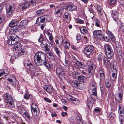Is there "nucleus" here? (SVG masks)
<instances>
[{
	"mask_svg": "<svg viewBox=\"0 0 124 124\" xmlns=\"http://www.w3.org/2000/svg\"><path fill=\"white\" fill-rule=\"evenodd\" d=\"M74 67L76 68L77 69L78 68L84 69L85 68V66L84 63L79 61L78 62H77V63H76V64Z\"/></svg>",
	"mask_w": 124,
	"mask_h": 124,
	"instance_id": "nucleus-14",
	"label": "nucleus"
},
{
	"mask_svg": "<svg viewBox=\"0 0 124 124\" xmlns=\"http://www.w3.org/2000/svg\"><path fill=\"white\" fill-rule=\"evenodd\" d=\"M76 22L77 23H84V21L80 19H78L76 20Z\"/></svg>",
	"mask_w": 124,
	"mask_h": 124,
	"instance_id": "nucleus-61",
	"label": "nucleus"
},
{
	"mask_svg": "<svg viewBox=\"0 0 124 124\" xmlns=\"http://www.w3.org/2000/svg\"><path fill=\"white\" fill-rule=\"evenodd\" d=\"M93 112L97 116L100 115L102 112V110L101 108L99 107L95 108L94 109Z\"/></svg>",
	"mask_w": 124,
	"mask_h": 124,
	"instance_id": "nucleus-29",
	"label": "nucleus"
},
{
	"mask_svg": "<svg viewBox=\"0 0 124 124\" xmlns=\"http://www.w3.org/2000/svg\"><path fill=\"white\" fill-rule=\"evenodd\" d=\"M65 65L66 67H68L70 64V63L68 61L65 60Z\"/></svg>",
	"mask_w": 124,
	"mask_h": 124,
	"instance_id": "nucleus-63",
	"label": "nucleus"
},
{
	"mask_svg": "<svg viewBox=\"0 0 124 124\" xmlns=\"http://www.w3.org/2000/svg\"><path fill=\"white\" fill-rule=\"evenodd\" d=\"M67 7L66 9L70 11L75 10L77 9V7L73 4H70L67 5Z\"/></svg>",
	"mask_w": 124,
	"mask_h": 124,
	"instance_id": "nucleus-19",
	"label": "nucleus"
},
{
	"mask_svg": "<svg viewBox=\"0 0 124 124\" xmlns=\"http://www.w3.org/2000/svg\"><path fill=\"white\" fill-rule=\"evenodd\" d=\"M99 38L101 40H103L107 42H109L110 41L108 37L104 35L102 33L99 37Z\"/></svg>",
	"mask_w": 124,
	"mask_h": 124,
	"instance_id": "nucleus-22",
	"label": "nucleus"
},
{
	"mask_svg": "<svg viewBox=\"0 0 124 124\" xmlns=\"http://www.w3.org/2000/svg\"><path fill=\"white\" fill-rule=\"evenodd\" d=\"M9 37L10 39L7 41L8 44L13 45L14 50L20 51L22 49L23 46L20 42H16L18 37L15 34H12Z\"/></svg>",
	"mask_w": 124,
	"mask_h": 124,
	"instance_id": "nucleus-2",
	"label": "nucleus"
},
{
	"mask_svg": "<svg viewBox=\"0 0 124 124\" xmlns=\"http://www.w3.org/2000/svg\"><path fill=\"white\" fill-rule=\"evenodd\" d=\"M7 102L8 105L9 107L11 108L14 107V102L13 99L8 101Z\"/></svg>",
	"mask_w": 124,
	"mask_h": 124,
	"instance_id": "nucleus-33",
	"label": "nucleus"
},
{
	"mask_svg": "<svg viewBox=\"0 0 124 124\" xmlns=\"http://www.w3.org/2000/svg\"><path fill=\"white\" fill-rule=\"evenodd\" d=\"M21 54L20 52H14V55L11 56L10 60H12L15 59L18 57L20 56Z\"/></svg>",
	"mask_w": 124,
	"mask_h": 124,
	"instance_id": "nucleus-32",
	"label": "nucleus"
},
{
	"mask_svg": "<svg viewBox=\"0 0 124 124\" xmlns=\"http://www.w3.org/2000/svg\"><path fill=\"white\" fill-rule=\"evenodd\" d=\"M94 49V47L93 46H86L84 49V52L86 55H89L93 51Z\"/></svg>",
	"mask_w": 124,
	"mask_h": 124,
	"instance_id": "nucleus-8",
	"label": "nucleus"
},
{
	"mask_svg": "<svg viewBox=\"0 0 124 124\" xmlns=\"http://www.w3.org/2000/svg\"><path fill=\"white\" fill-rule=\"evenodd\" d=\"M120 124H124V118H119Z\"/></svg>",
	"mask_w": 124,
	"mask_h": 124,
	"instance_id": "nucleus-62",
	"label": "nucleus"
},
{
	"mask_svg": "<svg viewBox=\"0 0 124 124\" xmlns=\"http://www.w3.org/2000/svg\"><path fill=\"white\" fill-rule=\"evenodd\" d=\"M34 62L36 65L41 66L44 65L47 69L50 68V66L48 60L44 53L41 51H39L36 54L34 57Z\"/></svg>",
	"mask_w": 124,
	"mask_h": 124,
	"instance_id": "nucleus-1",
	"label": "nucleus"
},
{
	"mask_svg": "<svg viewBox=\"0 0 124 124\" xmlns=\"http://www.w3.org/2000/svg\"><path fill=\"white\" fill-rule=\"evenodd\" d=\"M48 18L47 16H44L40 17L37 19L36 23L38 25L41 26L40 28L42 30H43L44 28L45 25V23Z\"/></svg>",
	"mask_w": 124,
	"mask_h": 124,
	"instance_id": "nucleus-3",
	"label": "nucleus"
},
{
	"mask_svg": "<svg viewBox=\"0 0 124 124\" xmlns=\"http://www.w3.org/2000/svg\"><path fill=\"white\" fill-rule=\"evenodd\" d=\"M103 30L102 27L101 28V30H96L94 31L93 32V36L96 38L99 37L102 33V30Z\"/></svg>",
	"mask_w": 124,
	"mask_h": 124,
	"instance_id": "nucleus-18",
	"label": "nucleus"
},
{
	"mask_svg": "<svg viewBox=\"0 0 124 124\" xmlns=\"http://www.w3.org/2000/svg\"><path fill=\"white\" fill-rule=\"evenodd\" d=\"M72 61L71 62V64L73 67H74L76 64L77 62L79 61L74 56H72Z\"/></svg>",
	"mask_w": 124,
	"mask_h": 124,
	"instance_id": "nucleus-35",
	"label": "nucleus"
},
{
	"mask_svg": "<svg viewBox=\"0 0 124 124\" xmlns=\"http://www.w3.org/2000/svg\"><path fill=\"white\" fill-rule=\"evenodd\" d=\"M5 21L4 17L2 15H0V23L3 22Z\"/></svg>",
	"mask_w": 124,
	"mask_h": 124,
	"instance_id": "nucleus-59",
	"label": "nucleus"
},
{
	"mask_svg": "<svg viewBox=\"0 0 124 124\" xmlns=\"http://www.w3.org/2000/svg\"><path fill=\"white\" fill-rule=\"evenodd\" d=\"M81 33L84 34H86L87 31V29L84 28H81L80 29Z\"/></svg>",
	"mask_w": 124,
	"mask_h": 124,
	"instance_id": "nucleus-44",
	"label": "nucleus"
},
{
	"mask_svg": "<svg viewBox=\"0 0 124 124\" xmlns=\"http://www.w3.org/2000/svg\"><path fill=\"white\" fill-rule=\"evenodd\" d=\"M21 113H22L25 116H26L28 119H30L31 117L29 115V114L26 111H25L24 109H21ZM21 110H20V112Z\"/></svg>",
	"mask_w": 124,
	"mask_h": 124,
	"instance_id": "nucleus-30",
	"label": "nucleus"
},
{
	"mask_svg": "<svg viewBox=\"0 0 124 124\" xmlns=\"http://www.w3.org/2000/svg\"><path fill=\"white\" fill-rule=\"evenodd\" d=\"M97 10L99 13L101 14L102 11V9L101 7L99 6H98L97 7Z\"/></svg>",
	"mask_w": 124,
	"mask_h": 124,
	"instance_id": "nucleus-52",
	"label": "nucleus"
},
{
	"mask_svg": "<svg viewBox=\"0 0 124 124\" xmlns=\"http://www.w3.org/2000/svg\"><path fill=\"white\" fill-rule=\"evenodd\" d=\"M109 116L110 117L112 118V119H114L116 117L115 114L112 112L110 113L109 114Z\"/></svg>",
	"mask_w": 124,
	"mask_h": 124,
	"instance_id": "nucleus-60",
	"label": "nucleus"
},
{
	"mask_svg": "<svg viewBox=\"0 0 124 124\" xmlns=\"http://www.w3.org/2000/svg\"><path fill=\"white\" fill-rule=\"evenodd\" d=\"M50 44L48 42L47 40H42L40 44L41 48H45L44 50L45 51H49L50 48Z\"/></svg>",
	"mask_w": 124,
	"mask_h": 124,
	"instance_id": "nucleus-7",
	"label": "nucleus"
},
{
	"mask_svg": "<svg viewBox=\"0 0 124 124\" xmlns=\"http://www.w3.org/2000/svg\"><path fill=\"white\" fill-rule=\"evenodd\" d=\"M57 39H58V41L60 45L62 44L63 40V39L62 36H60L58 37Z\"/></svg>",
	"mask_w": 124,
	"mask_h": 124,
	"instance_id": "nucleus-53",
	"label": "nucleus"
},
{
	"mask_svg": "<svg viewBox=\"0 0 124 124\" xmlns=\"http://www.w3.org/2000/svg\"><path fill=\"white\" fill-rule=\"evenodd\" d=\"M84 85L79 82V83L78 84V85L77 87V88L78 89H80L82 90L84 89Z\"/></svg>",
	"mask_w": 124,
	"mask_h": 124,
	"instance_id": "nucleus-47",
	"label": "nucleus"
},
{
	"mask_svg": "<svg viewBox=\"0 0 124 124\" xmlns=\"http://www.w3.org/2000/svg\"><path fill=\"white\" fill-rule=\"evenodd\" d=\"M46 55L47 57L50 60L53 61H54L55 58L53 54L50 53L49 50V51H46Z\"/></svg>",
	"mask_w": 124,
	"mask_h": 124,
	"instance_id": "nucleus-23",
	"label": "nucleus"
},
{
	"mask_svg": "<svg viewBox=\"0 0 124 124\" xmlns=\"http://www.w3.org/2000/svg\"><path fill=\"white\" fill-rule=\"evenodd\" d=\"M18 23V21L16 20H12L10 22L9 24L10 27H13L16 26Z\"/></svg>",
	"mask_w": 124,
	"mask_h": 124,
	"instance_id": "nucleus-27",
	"label": "nucleus"
},
{
	"mask_svg": "<svg viewBox=\"0 0 124 124\" xmlns=\"http://www.w3.org/2000/svg\"><path fill=\"white\" fill-rule=\"evenodd\" d=\"M15 9V8L14 4L9 5V7L6 8L7 14L8 15L11 16Z\"/></svg>",
	"mask_w": 124,
	"mask_h": 124,
	"instance_id": "nucleus-10",
	"label": "nucleus"
},
{
	"mask_svg": "<svg viewBox=\"0 0 124 124\" xmlns=\"http://www.w3.org/2000/svg\"><path fill=\"white\" fill-rule=\"evenodd\" d=\"M43 36V35L41 34L40 35V36L39 37V39H38V41L39 42H40L41 41H42V40H43V38L42 37Z\"/></svg>",
	"mask_w": 124,
	"mask_h": 124,
	"instance_id": "nucleus-64",
	"label": "nucleus"
},
{
	"mask_svg": "<svg viewBox=\"0 0 124 124\" xmlns=\"http://www.w3.org/2000/svg\"><path fill=\"white\" fill-rule=\"evenodd\" d=\"M74 78L76 79H77L79 81L82 82H84L86 81V78L83 75L77 76L75 77Z\"/></svg>",
	"mask_w": 124,
	"mask_h": 124,
	"instance_id": "nucleus-21",
	"label": "nucleus"
},
{
	"mask_svg": "<svg viewBox=\"0 0 124 124\" xmlns=\"http://www.w3.org/2000/svg\"><path fill=\"white\" fill-rule=\"evenodd\" d=\"M30 94H29L27 92L25 94L24 98L25 99H29L30 98Z\"/></svg>",
	"mask_w": 124,
	"mask_h": 124,
	"instance_id": "nucleus-55",
	"label": "nucleus"
},
{
	"mask_svg": "<svg viewBox=\"0 0 124 124\" xmlns=\"http://www.w3.org/2000/svg\"><path fill=\"white\" fill-rule=\"evenodd\" d=\"M63 13V10L60 9H58L57 11H55L54 12V15L55 16L57 17H61Z\"/></svg>",
	"mask_w": 124,
	"mask_h": 124,
	"instance_id": "nucleus-24",
	"label": "nucleus"
},
{
	"mask_svg": "<svg viewBox=\"0 0 124 124\" xmlns=\"http://www.w3.org/2000/svg\"><path fill=\"white\" fill-rule=\"evenodd\" d=\"M56 73L57 76L61 79L65 76L64 72L63 69L62 67L57 68L56 70Z\"/></svg>",
	"mask_w": 124,
	"mask_h": 124,
	"instance_id": "nucleus-6",
	"label": "nucleus"
},
{
	"mask_svg": "<svg viewBox=\"0 0 124 124\" xmlns=\"http://www.w3.org/2000/svg\"><path fill=\"white\" fill-rule=\"evenodd\" d=\"M26 1V2L23 3L19 6V8L20 9V11H22L24 9H26L30 6V4L27 1Z\"/></svg>",
	"mask_w": 124,
	"mask_h": 124,
	"instance_id": "nucleus-17",
	"label": "nucleus"
},
{
	"mask_svg": "<svg viewBox=\"0 0 124 124\" xmlns=\"http://www.w3.org/2000/svg\"><path fill=\"white\" fill-rule=\"evenodd\" d=\"M29 21L27 20H24L21 21L20 23L21 26H25L28 24Z\"/></svg>",
	"mask_w": 124,
	"mask_h": 124,
	"instance_id": "nucleus-37",
	"label": "nucleus"
},
{
	"mask_svg": "<svg viewBox=\"0 0 124 124\" xmlns=\"http://www.w3.org/2000/svg\"><path fill=\"white\" fill-rule=\"evenodd\" d=\"M3 97L6 100V102L8 101L13 99L11 95L8 93H7L4 94L3 95Z\"/></svg>",
	"mask_w": 124,
	"mask_h": 124,
	"instance_id": "nucleus-26",
	"label": "nucleus"
},
{
	"mask_svg": "<svg viewBox=\"0 0 124 124\" xmlns=\"http://www.w3.org/2000/svg\"><path fill=\"white\" fill-rule=\"evenodd\" d=\"M45 12V10L44 9H41L38 10L36 12L37 15H40L41 14L44 13Z\"/></svg>",
	"mask_w": 124,
	"mask_h": 124,
	"instance_id": "nucleus-40",
	"label": "nucleus"
},
{
	"mask_svg": "<svg viewBox=\"0 0 124 124\" xmlns=\"http://www.w3.org/2000/svg\"><path fill=\"white\" fill-rule=\"evenodd\" d=\"M109 4L110 5H114L116 2V0H108Z\"/></svg>",
	"mask_w": 124,
	"mask_h": 124,
	"instance_id": "nucleus-49",
	"label": "nucleus"
},
{
	"mask_svg": "<svg viewBox=\"0 0 124 124\" xmlns=\"http://www.w3.org/2000/svg\"><path fill=\"white\" fill-rule=\"evenodd\" d=\"M89 89H96V86L94 83H92L90 84Z\"/></svg>",
	"mask_w": 124,
	"mask_h": 124,
	"instance_id": "nucleus-58",
	"label": "nucleus"
},
{
	"mask_svg": "<svg viewBox=\"0 0 124 124\" xmlns=\"http://www.w3.org/2000/svg\"><path fill=\"white\" fill-rule=\"evenodd\" d=\"M74 85V86H75L76 88H77L78 84L79 83V82L77 80H73L72 82Z\"/></svg>",
	"mask_w": 124,
	"mask_h": 124,
	"instance_id": "nucleus-51",
	"label": "nucleus"
},
{
	"mask_svg": "<svg viewBox=\"0 0 124 124\" xmlns=\"http://www.w3.org/2000/svg\"><path fill=\"white\" fill-rule=\"evenodd\" d=\"M104 57V55L102 54H100L98 55L97 59L100 63H101L102 60L103 61L104 59L106 58Z\"/></svg>",
	"mask_w": 124,
	"mask_h": 124,
	"instance_id": "nucleus-31",
	"label": "nucleus"
},
{
	"mask_svg": "<svg viewBox=\"0 0 124 124\" xmlns=\"http://www.w3.org/2000/svg\"><path fill=\"white\" fill-rule=\"evenodd\" d=\"M105 84L107 88H109L110 87L111 83L109 79H106L105 81Z\"/></svg>",
	"mask_w": 124,
	"mask_h": 124,
	"instance_id": "nucleus-36",
	"label": "nucleus"
},
{
	"mask_svg": "<svg viewBox=\"0 0 124 124\" xmlns=\"http://www.w3.org/2000/svg\"><path fill=\"white\" fill-rule=\"evenodd\" d=\"M123 93L122 92H120L118 93L116 95V100L118 101L120 103L121 101Z\"/></svg>",
	"mask_w": 124,
	"mask_h": 124,
	"instance_id": "nucleus-25",
	"label": "nucleus"
},
{
	"mask_svg": "<svg viewBox=\"0 0 124 124\" xmlns=\"http://www.w3.org/2000/svg\"><path fill=\"white\" fill-rule=\"evenodd\" d=\"M86 65L88 67L87 70L88 71V73L91 75H92L93 73L92 71L93 70V62L90 60H88L86 63Z\"/></svg>",
	"mask_w": 124,
	"mask_h": 124,
	"instance_id": "nucleus-9",
	"label": "nucleus"
},
{
	"mask_svg": "<svg viewBox=\"0 0 124 124\" xmlns=\"http://www.w3.org/2000/svg\"><path fill=\"white\" fill-rule=\"evenodd\" d=\"M70 44L67 41H66L65 42V44L64 45V46L67 49H68L70 46Z\"/></svg>",
	"mask_w": 124,
	"mask_h": 124,
	"instance_id": "nucleus-50",
	"label": "nucleus"
},
{
	"mask_svg": "<svg viewBox=\"0 0 124 124\" xmlns=\"http://www.w3.org/2000/svg\"><path fill=\"white\" fill-rule=\"evenodd\" d=\"M119 13L117 11H113L112 13V17L114 20L116 21L118 23V21H119V19L118 18Z\"/></svg>",
	"mask_w": 124,
	"mask_h": 124,
	"instance_id": "nucleus-12",
	"label": "nucleus"
},
{
	"mask_svg": "<svg viewBox=\"0 0 124 124\" xmlns=\"http://www.w3.org/2000/svg\"><path fill=\"white\" fill-rule=\"evenodd\" d=\"M119 115V118H124V111L118 112Z\"/></svg>",
	"mask_w": 124,
	"mask_h": 124,
	"instance_id": "nucleus-43",
	"label": "nucleus"
},
{
	"mask_svg": "<svg viewBox=\"0 0 124 124\" xmlns=\"http://www.w3.org/2000/svg\"><path fill=\"white\" fill-rule=\"evenodd\" d=\"M54 49L56 54L59 57H60L61 53L59 49L57 47H54Z\"/></svg>",
	"mask_w": 124,
	"mask_h": 124,
	"instance_id": "nucleus-42",
	"label": "nucleus"
},
{
	"mask_svg": "<svg viewBox=\"0 0 124 124\" xmlns=\"http://www.w3.org/2000/svg\"><path fill=\"white\" fill-rule=\"evenodd\" d=\"M122 104H119V105L118 112L124 111V108L121 106Z\"/></svg>",
	"mask_w": 124,
	"mask_h": 124,
	"instance_id": "nucleus-57",
	"label": "nucleus"
},
{
	"mask_svg": "<svg viewBox=\"0 0 124 124\" xmlns=\"http://www.w3.org/2000/svg\"><path fill=\"white\" fill-rule=\"evenodd\" d=\"M27 2H29L30 5L35 6L37 4L36 2H40L41 1V0H25Z\"/></svg>",
	"mask_w": 124,
	"mask_h": 124,
	"instance_id": "nucleus-28",
	"label": "nucleus"
},
{
	"mask_svg": "<svg viewBox=\"0 0 124 124\" xmlns=\"http://www.w3.org/2000/svg\"><path fill=\"white\" fill-rule=\"evenodd\" d=\"M104 69H100L99 71V75L100 76V79L101 81H103L105 78V74L104 71Z\"/></svg>",
	"mask_w": 124,
	"mask_h": 124,
	"instance_id": "nucleus-15",
	"label": "nucleus"
},
{
	"mask_svg": "<svg viewBox=\"0 0 124 124\" xmlns=\"http://www.w3.org/2000/svg\"><path fill=\"white\" fill-rule=\"evenodd\" d=\"M104 47L106 56L108 59H111L114 56L113 51L112 47L108 44L105 45Z\"/></svg>",
	"mask_w": 124,
	"mask_h": 124,
	"instance_id": "nucleus-4",
	"label": "nucleus"
},
{
	"mask_svg": "<svg viewBox=\"0 0 124 124\" xmlns=\"http://www.w3.org/2000/svg\"><path fill=\"white\" fill-rule=\"evenodd\" d=\"M113 69L114 70V72H113L110 76V79L112 81H114L115 80L117 76V67L114 65H112L111 66V69Z\"/></svg>",
	"mask_w": 124,
	"mask_h": 124,
	"instance_id": "nucleus-11",
	"label": "nucleus"
},
{
	"mask_svg": "<svg viewBox=\"0 0 124 124\" xmlns=\"http://www.w3.org/2000/svg\"><path fill=\"white\" fill-rule=\"evenodd\" d=\"M87 102H88V101ZM93 106V101L91 100L90 101H89L88 102H87V106L89 109H91Z\"/></svg>",
	"mask_w": 124,
	"mask_h": 124,
	"instance_id": "nucleus-46",
	"label": "nucleus"
},
{
	"mask_svg": "<svg viewBox=\"0 0 124 124\" xmlns=\"http://www.w3.org/2000/svg\"><path fill=\"white\" fill-rule=\"evenodd\" d=\"M24 65L25 66H27L28 67L30 65L32 64V63L29 61H25L23 62Z\"/></svg>",
	"mask_w": 124,
	"mask_h": 124,
	"instance_id": "nucleus-45",
	"label": "nucleus"
},
{
	"mask_svg": "<svg viewBox=\"0 0 124 124\" xmlns=\"http://www.w3.org/2000/svg\"><path fill=\"white\" fill-rule=\"evenodd\" d=\"M91 95V97L93 100H95L97 99V93H89Z\"/></svg>",
	"mask_w": 124,
	"mask_h": 124,
	"instance_id": "nucleus-38",
	"label": "nucleus"
},
{
	"mask_svg": "<svg viewBox=\"0 0 124 124\" xmlns=\"http://www.w3.org/2000/svg\"><path fill=\"white\" fill-rule=\"evenodd\" d=\"M104 66L107 68H111L112 66H111L110 63V61L107 58L103 60Z\"/></svg>",
	"mask_w": 124,
	"mask_h": 124,
	"instance_id": "nucleus-20",
	"label": "nucleus"
},
{
	"mask_svg": "<svg viewBox=\"0 0 124 124\" xmlns=\"http://www.w3.org/2000/svg\"><path fill=\"white\" fill-rule=\"evenodd\" d=\"M106 33L109 37L113 34L112 32L108 29L106 30Z\"/></svg>",
	"mask_w": 124,
	"mask_h": 124,
	"instance_id": "nucleus-54",
	"label": "nucleus"
},
{
	"mask_svg": "<svg viewBox=\"0 0 124 124\" xmlns=\"http://www.w3.org/2000/svg\"><path fill=\"white\" fill-rule=\"evenodd\" d=\"M63 19L66 22H70L71 20L70 15L67 12H65L63 15Z\"/></svg>",
	"mask_w": 124,
	"mask_h": 124,
	"instance_id": "nucleus-16",
	"label": "nucleus"
},
{
	"mask_svg": "<svg viewBox=\"0 0 124 124\" xmlns=\"http://www.w3.org/2000/svg\"><path fill=\"white\" fill-rule=\"evenodd\" d=\"M27 68L29 71H33L35 70V67L32 64L30 65L28 67H27Z\"/></svg>",
	"mask_w": 124,
	"mask_h": 124,
	"instance_id": "nucleus-41",
	"label": "nucleus"
},
{
	"mask_svg": "<svg viewBox=\"0 0 124 124\" xmlns=\"http://www.w3.org/2000/svg\"><path fill=\"white\" fill-rule=\"evenodd\" d=\"M44 89L46 92L50 94L53 92L54 91V89L53 87L50 85H45Z\"/></svg>",
	"mask_w": 124,
	"mask_h": 124,
	"instance_id": "nucleus-13",
	"label": "nucleus"
},
{
	"mask_svg": "<svg viewBox=\"0 0 124 124\" xmlns=\"http://www.w3.org/2000/svg\"><path fill=\"white\" fill-rule=\"evenodd\" d=\"M8 73V72L6 70H0V77L6 76Z\"/></svg>",
	"mask_w": 124,
	"mask_h": 124,
	"instance_id": "nucleus-34",
	"label": "nucleus"
},
{
	"mask_svg": "<svg viewBox=\"0 0 124 124\" xmlns=\"http://www.w3.org/2000/svg\"><path fill=\"white\" fill-rule=\"evenodd\" d=\"M88 91L89 93H97V89H89Z\"/></svg>",
	"mask_w": 124,
	"mask_h": 124,
	"instance_id": "nucleus-48",
	"label": "nucleus"
},
{
	"mask_svg": "<svg viewBox=\"0 0 124 124\" xmlns=\"http://www.w3.org/2000/svg\"><path fill=\"white\" fill-rule=\"evenodd\" d=\"M112 41L114 43L116 42V39L113 34L109 37Z\"/></svg>",
	"mask_w": 124,
	"mask_h": 124,
	"instance_id": "nucleus-56",
	"label": "nucleus"
},
{
	"mask_svg": "<svg viewBox=\"0 0 124 124\" xmlns=\"http://www.w3.org/2000/svg\"><path fill=\"white\" fill-rule=\"evenodd\" d=\"M45 33L48 37L50 40L52 41L53 39V37L52 34L48 31L46 32Z\"/></svg>",
	"mask_w": 124,
	"mask_h": 124,
	"instance_id": "nucleus-39",
	"label": "nucleus"
},
{
	"mask_svg": "<svg viewBox=\"0 0 124 124\" xmlns=\"http://www.w3.org/2000/svg\"><path fill=\"white\" fill-rule=\"evenodd\" d=\"M31 109L33 115L38 116L39 114V110L38 106L35 103H32L31 106Z\"/></svg>",
	"mask_w": 124,
	"mask_h": 124,
	"instance_id": "nucleus-5",
	"label": "nucleus"
}]
</instances>
